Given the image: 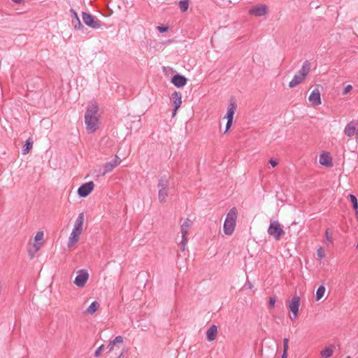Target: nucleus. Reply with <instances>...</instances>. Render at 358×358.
Returning a JSON list of instances; mask_svg holds the SVG:
<instances>
[{
    "label": "nucleus",
    "instance_id": "f257e3e1",
    "mask_svg": "<svg viewBox=\"0 0 358 358\" xmlns=\"http://www.w3.org/2000/svg\"><path fill=\"white\" fill-rule=\"evenodd\" d=\"M98 122V106L92 104L87 108L85 114V123L88 134H93L97 130Z\"/></svg>",
    "mask_w": 358,
    "mask_h": 358
},
{
    "label": "nucleus",
    "instance_id": "f03ea898",
    "mask_svg": "<svg viewBox=\"0 0 358 358\" xmlns=\"http://www.w3.org/2000/svg\"><path fill=\"white\" fill-rule=\"evenodd\" d=\"M238 216V210L236 207L230 209L227 215L226 219L224 222L223 229L226 235H231L235 229L236 219Z\"/></svg>",
    "mask_w": 358,
    "mask_h": 358
},
{
    "label": "nucleus",
    "instance_id": "7ed1b4c3",
    "mask_svg": "<svg viewBox=\"0 0 358 358\" xmlns=\"http://www.w3.org/2000/svg\"><path fill=\"white\" fill-rule=\"evenodd\" d=\"M84 222V215L80 213L76 220L74 227L70 234L68 241V247L71 248L78 241L79 236L83 231V225Z\"/></svg>",
    "mask_w": 358,
    "mask_h": 358
},
{
    "label": "nucleus",
    "instance_id": "20e7f679",
    "mask_svg": "<svg viewBox=\"0 0 358 358\" xmlns=\"http://www.w3.org/2000/svg\"><path fill=\"white\" fill-rule=\"evenodd\" d=\"M267 231L268 235L273 236L276 241H279L285 234L280 224L275 220L271 221Z\"/></svg>",
    "mask_w": 358,
    "mask_h": 358
},
{
    "label": "nucleus",
    "instance_id": "39448f33",
    "mask_svg": "<svg viewBox=\"0 0 358 358\" xmlns=\"http://www.w3.org/2000/svg\"><path fill=\"white\" fill-rule=\"evenodd\" d=\"M82 17L83 22L88 27L94 29H99L101 27V21L96 19L90 13L83 12Z\"/></svg>",
    "mask_w": 358,
    "mask_h": 358
},
{
    "label": "nucleus",
    "instance_id": "423d86ee",
    "mask_svg": "<svg viewBox=\"0 0 358 358\" xmlns=\"http://www.w3.org/2000/svg\"><path fill=\"white\" fill-rule=\"evenodd\" d=\"M120 162L121 160L120 159V158L117 155H115V159L106 163L103 165V169H99V173L97 175V176H103L108 173L112 171L114 168H115L120 164Z\"/></svg>",
    "mask_w": 358,
    "mask_h": 358
},
{
    "label": "nucleus",
    "instance_id": "0eeeda50",
    "mask_svg": "<svg viewBox=\"0 0 358 358\" xmlns=\"http://www.w3.org/2000/svg\"><path fill=\"white\" fill-rule=\"evenodd\" d=\"M299 306L300 297L298 296H294L288 305V308L292 313V316H290L291 320H294L297 318Z\"/></svg>",
    "mask_w": 358,
    "mask_h": 358
},
{
    "label": "nucleus",
    "instance_id": "6e6552de",
    "mask_svg": "<svg viewBox=\"0 0 358 358\" xmlns=\"http://www.w3.org/2000/svg\"><path fill=\"white\" fill-rule=\"evenodd\" d=\"M94 184L92 181H90L83 184L78 189V194L80 197L87 196L94 189Z\"/></svg>",
    "mask_w": 358,
    "mask_h": 358
},
{
    "label": "nucleus",
    "instance_id": "1a4fd4ad",
    "mask_svg": "<svg viewBox=\"0 0 358 358\" xmlns=\"http://www.w3.org/2000/svg\"><path fill=\"white\" fill-rule=\"evenodd\" d=\"M89 278L88 272L86 270L82 269L78 271L73 282L78 287H83Z\"/></svg>",
    "mask_w": 358,
    "mask_h": 358
},
{
    "label": "nucleus",
    "instance_id": "9d476101",
    "mask_svg": "<svg viewBox=\"0 0 358 358\" xmlns=\"http://www.w3.org/2000/svg\"><path fill=\"white\" fill-rule=\"evenodd\" d=\"M182 95L181 93L179 92L175 91L171 94V100L173 101V113L172 116L174 117L176 114V112L178 109L180 107V105L182 103Z\"/></svg>",
    "mask_w": 358,
    "mask_h": 358
},
{
    "label": "nucleus",
    "instance_id": "9b49d317",
    "mask_svg": "<svg viewBox=\"0 0 358 358\" xmlns=\"http://www.w3.org/2000/svg\"><path fill=\"white\" fill-rule=\"evenodd\" d=\"M267 9L268 7L266 5L259 4L256 6L252 7L249 10V14L256 17H261L266 14Z\"/></svg>",
    "mask_w": 358,
    "mask_h": 358
},
{
    "label": "nucleus",
    "instance_id": "f8f14e48",
    "mask_svg": "<svg viewBox=\"0 0 358 358\" xmlns=\"http://www.w3.org/2000/svg\"><path fill=\"white\" fill-rule=\"evenodd\" d=\"M187 79L182 75H174L171 78V83L177 87H182L187 84Z\"/></svg>",
    "mask_w": 358,
    "mask_h": 358
},
{
    "label": "nucleus",
    "instance_id": "ddd939ff",
    "mask_svg": "<svg viewBox=\"0 0 358 358\" xmlns=\"http://www.w3.org/2000/svg\"><path fill=\"white\" fill-rule=\"evenodd\" d=\"M309 101L311 102L312 105L314 106H319L321 104V98H320V92L318 89H315L310 93L309 98Z\"/></svg>",
    "mask_w": 358,
    "mask_h": 358
},
{
    "label": "nucleus",
    "instance_id": "4468645a",
    "mask_svg": "<svg viewBox=\"0 0 358 358\" xmlns=\"http://www.w3.org/2000/svg\"><path fill=\"white\" fill-rule=\"evenodd\" d=\"M237 105L235 102V101L231 99L230 103L227 109V113L226 115L224 116V118L229 120H233L234 115L235 113V111L236 110Z\"/></svg>",
    "mask_w": 358,
    "mask_h": 358
},
{
    "label": "nucleus",
    "instance_id": "2eb2a0df",
    "mask_svg": "<svg viewBox=\"0 0 358 358\" xmlns=\"http://www.w3.org/2000/svg\"><path fill=\"white\" fill-rule=\"evenodd\" d=\"M320 163L327 167L333 166L332 158L328 152L322 153L320 157Z\"/></svg>",
    "mask_w": 358,
    "mask_h": 358
},
{
    "label": "nucleus",
    "instance_id": "dca6fc26",
    "mask_svg": "<svg viewBox=\"0 0 358 358\" xmlns=\"http://www.w3.org/2000/svg\"><path fill=\"white\" fill-rule=\"evenodd\" d=\"M192 224V222L188 218H187L184 221V222L181 225L182 238H187L189 229H190Z\"/></svg>",
    "mask_w": 358,
    "mask_h": 358
},
{
    "label": "nucleus",
    "instance_id": "f3484780",
    "mask_svg": "<svg viewBox=\"0 0 358 358\" xmlns=\"http://www.w3.org/2000/svg\"><path fill=\"white\" fill-rule=\"evenodd\" d=\"M217 334V327L216 325L213 324L207 330L206 338L208 341H213L215 339Z\"/></svg>",
    "mask_w": 358,
    "mask_h": 358
},
{
    "label": "nucleus",
    "instance_id": "a211bd4d",
    "mask_svg": "<svg viewBox=\"0 0 358 358\" xmlns=\"http://www.w3.org/2000/svg\"><path fill=\"white\" fill-rule=\"evenodd\" d=\"M355 131L356 124L354 121H351L346 125L344 129V134L349 137H352L355 135Z\"/></svg>",
    "mask_w": 358,
    "mask_h": 358
},
{
    "label": "nucleus",
    "instance_id": "6ab92c4d",
    "mask_svg": "<svg viewBox=\"0 0 358 358\" xmlns=\"http://www.w3.org/2000/svg\"><path fill=\"white\" fill-rule=\"evenodd\" d=\"M311 64L309 61L306 60L303 65L301 69L298 72V74L301 75L303 78H306L307 75L309 73L310 70Z\"/></svg>",
    "mask_w": 358,
    "mask_h": 358
},
{
    "label": "nucleus",
    "instance_id": "aec40b11",
    "mask_svg": "<svg viewBox=\"0 0 358 358\" xmlns=\"http://www.w3.org/2000/svg\"><path fill=\"white\" fill-rule=\"evenodd\" d=\"M305 78H303L301 75L296 74L294 75L292 80L289 83V87L291 88H294L299 85Z\"/></svg>",
    "mask_w": 358,
    "mask_h": 358
},
{
    "label": "nucleus",
    "instance_id": "412c9836",
    "mask_svg": "<svg viewBox=\"0 0 358 358\" xmlns=\"http://www.w3.org/2000/svg\"><path fill=\"white\" fill-rule=\"evenodd\" d=\"M169 188L167 189H159L158 192V199L162 203L166 201V197L168 196Z\"/></svg>",
    "mask_w": 358,
    "mask_h": 358
},
{
    "label": "nucleus",
    "instance_id": "4be33fe9",
    "mask_svg": "<svg viewBox=\"0 0 358 358\" xmlns=\"http://www.w3.org/2000/svg\"><path fill=\"white\" fill-rule=\"evenodd\" d=\"M169 180L166 176H163L158 182L157 187L159 189H167L169 188Z\"/></svg>",
    "mask_w": 358,
    "mask_h": 358
},
{
    "label": "nucleus",
    "instance_id": "5701e85b",
    "mask_svg": "<svg viewBox=\"0 0 358 358\" xmlns=\"http://www.w3.org/2000/svg\"><path fill=\"white\" fill-rule=\"evenodd\" d=\"M72 26L76 30H81L84 29V26L81 23L78 17H73L71 20Z\"/></svg>",
    "mask_w": 358,
    "mask_h": 358
},
{
    "label": "nucleus",
    "instance_id": "b1692460",
    "mask_svg": "<svg viewBox=\"0 0 358 358\" xmlns=\"http://www.w3.org/2000/svg\"><path fill=\"white\" fill-rule=\"evenodd\" d=\"M99 303L97 301H93L86 309L85 313L93 315L99 308Z\"/></svg>",
    "mask_w": 358,
    "mask_h": 358
},
{
    "label": "nucleus",
    "instance_id": "393cba45",
    "mask_svg": "<svg viewBox=\"0 0 358 358\" xmlns=\"http://www.w3.org/2000/svg\"><path fill=\"white\" fill-rule=\"evenodd\" d=\"M325 290H326V289L323 285H320L317 288V289L316 291V294H315L316 301L320 300L324 296Z\"/></svg>",
    "mask_w": 358,
    "mask_h": 358
},
{
    "label": "nucleus",
    "instance_id": "a878e982",
    "mask_svg": "<svg viewBox=\"0 0 358 358\" xmlns=\"http://www.w3.org/2000/svg\"><path fill=\"white\" fill-rule=\"evenodd\" d=\"M33 146V142L30 141V139H28L26 141V143L23 145L22 148V153L24 155H26L30 152Z\"/></svg>",
    "mask_w": 358,
    "mask_h": 358
},
{
    "label": "nucleus",
    "instance_id": "bb28decb",
    "mask_svg": "<svg viewBox=\"0 0 358 358\" xmlns=\"http://www.w3.org/2000/svg\"><path fill=\"white\" fill-rule=\"evenodd\" d=\"M189 0H181L178 2V6L181 12L184 13L189 8Z\"/></svg>",
    "mask_w": 358,
    "mask_h": 358
},
{
    "label": "nucleus",
    "instance_id": "cd10ccee",
    "mask_svg": "<svg viewBox=\"0 0 358 358\" xmlns=\"http://www.w3.org/2000/svg\"><path fill=\"white\" fill-rule=\"evenodd\" d=\"M333 355L332 347H327L324 350L321 351V355L323 357L328 358L331 357Z\"/></svg>",
    "mask_w": 358,
    "mask_h": 358
},
{
    "label": "nucleus",
    "instance_id": "c85d7f7f",
    "mask_svg": "<svg viewBox=\"0 0 358 358\" xmlns=\"http://www.w3.org/2000/svg\"><path fill=\"white\" fill-rule=\"evenodd\" d=\"M350 201L352 204V207L354 210L356 211V213H358V200L357 197L353 194H350Z\"/></svg>",
    "mask_w": 358,
    "mask_h": 358
},
{
    "label": "nucleus",
    "instance_id": "c756f323",
    "mask_svg": "<svg viewBox=\"0 0 358 358\" xmlns=\"http://www.w3.org/2000/svg\"><path fill=\"white\" fill-rule=\"evenodd\" d=\"M288 343H289V339L287 338H285L283 339V353L282 355L281 358H287V352L288 350Z\"/></svg>",
    "mask_w": 358,
    "mask_h": 358
},
{
    "label": "nucleus",
    "instance_id": "7c9ffc66",
    "mask_svg": "<svg viewBox=\"0 0 358 358\" xmlns=\"http://www.w3.org/2000/svg\"><path fill=\"white\" fill-rule=\"evenodd\" d=\"M187 242H188V238H182V241L180 243V250L182 251H185V245H187Z\"/></svg>",
    "mask_w": 358,
    "mask_h": 358
},
{
    "label": "nucleus",
    "instance_id": "2f4dec72",
    "mask_svg": "<svg viewBox=\"0 0 358 358\" xmlns=\"http://www.w3.org/2000/svg\"><path fill=\"white\" fill-rule=\"evenodd\" d=\"M317 255L320 259H322L325 257V252L322 248H320L317 250Z\"/></svg>",
    "mask_w": 358,
    "mask_h": 358
},
{
    "label": "nucleus",
    "instance_id": "473e14b6",
    "mask_svg": "<svg viewBox=\"0 0 358 358\" xmlns=\"http://www.w3.org/2000/svg\"><path fill=\"white\" fill-rule=\"evenodd\" d=\"M43 236H44L43 232V231H38V232H37V234L35 236V241L36 242H38L39 241H41V240L43 239Z\"/></svg>",
    "mask_w": 358,
    "mask_h": 358
},
{
    "label": "nucleus",
    "instance_id": "72a5a7b5",
    "mask_svg": "<svg viewBox=\"0 0 358 358\" xmlns=\"http://www.w3.org/2000/svg\"><path fill=\"white\" fill-rule=\"evenodd\" d=\"M104 349V345H101V346H99L95 351L94 352V356L95 357H99L101 355V352L103 351V350Z\"/></svg>",
    "mask_w": 358,
    "mask_h": 358
},
{
    "label": "nucleus",
    "instance_id": "f704fd0d",
    "mask_svg": "<svg viewBox=\"0 0 358 358\" xmlns=\"http://www.w3.org/2000/svg\"><path fill=\"white\" fill-rule=\"evenodd\" d=\"M123 343V337L122 336H117L115 337L114 340H113V344L122 343Z\"/></svg>",
    "mask_w": 358,
    "mask_h": 358
},
{
    "label": "nucleus",
    "instance_id": "c9c22d12",
    "mask_svg": "<svg viewBox=\"0 0 358 358\" xmlns=\"http://www.w3.org/2000/svg\"><path fill=\"white\" fill-rule=\"evenodd\" d=\"M352 89V86L351 85H348L345 87L343 91V95L347 94L348 92H350Z\"/></svg>",
    "mask_w": 358,
    "mask_h": 358
},
{
    "label": "nucleus",
    "instance_id": "e433bc0d",
    "mask_svg": "<svg viewBox=\"0 0 358 358\" xmlns=\"http://www.w3.org/2000/svg\"><path fill=\"white\" fill-rule=\"evenodd\" d=\"M115 345L116 344L113 343V341H110L109 344L108 345V346L106 348L108 353L111 352L114 350Z\"/></svg>",
    "mask_w": 358,
    "mask_h": 358
},
{
    "label": "nucleus",
    "instance_id": "4c0bfd02",
    "mask_svg": "<svg viewBox=\"0 0 358 358\" xmlns=\"http://www.w3.org/2000/svg\"><path fill=\"white\" fill-rule=\"evenodd\" d=\"M168 27L166 26H158L157 27V30L160 32V33H165L168 30Z\"/></svg>",
    "mask_w": 358,
    "mask_h": 358
},
{
    "label": "nucleus",
    "instance_id": "58836bf2",
    "mask_svg": "<svg viewBox=\"0 0 358 358\" xmlns=\"http://www.w3.org/2000/svg\"><path fill=\"white\" fill-rule=\"evenodd\" d=\"M232 122H233V120H227V122L226 124V127H225L224 133H226V132H227L229 131V129H230V127L232 125Z\"/></svg>",
    "mask_w": 358,
    "mask_h": 358
},
{
    "label": "nucleus",
    "instance_id": "ea45409f",
    "mask_svg": "<svg viewBox=\"0 0 358 358\" xmlns=\"http://www.w3.org/2000/svg\"><path fill=\"white\" fill-rule=\"evenodd\" d=\"M275 296L271 297L269 299V307L273 308L275 306Z\"/></svg>",
    "mask_w": 358,
    "mask_h": 358
},
{
    "label": "nucleus",
    "instance_id": "a19ab883",
    "mask_svg": "<svg viewBox=\"0 0 358 358\" xmlns=\"http://www.w3.org/2000/svg\"><path fill=\"white\" fill-rule=\"evenodd\" d=\"M269 163L271 164V165L273 166V167H275L278 165V162L275 159H271L269 160Z\"/></svg>",
    "mask_w": 358,
    "mask_h": 358
},
{
    "label": "nucleus",
    "instance_id": "79ce46f5",
    "mask_svg": "<svg viewBox=\"0 0 358 358\" xmlns=\"http://www.w3.org/2000/svg\"><path fill=\"white\" fill-rule=\"evenodd\" d=\"M41 245L42 243H35L34 245V247L35 248V252H37L41 248Z\"/></svg>",
    "mask_w": 358,
    "mask_h": 358
},
{
    "label": "nucleus",
    "instance_id": "37998d69",
    "mask_svg": "<svg viewBox=\"0 0 358 358\" xmlns=\"http://www.w3.org/2000/svg\"><path fill=\"white\" fill-rule=\"evenodd\" d=\"M70 12L72 13V17H78L76 11L73 8H71Z\"/></svg>",
    "mask_w": 358,
    "mask_h": 358
},
{
    "label": "nucleus",
    "instance_id": "c03bdc74",
    "mask_svg": "<svg viewBox=\"0 0 358 358\" xmlns=\"http://www.w3.org/2000/svg\"><path fill=\"white\" fill-rule=\"evenodd\" d=\"M325 234H326V238H327V241H328L331 242V238H330V237H329V236L328 230H327V231H326V233H325Z\"/></svg>",
    "mask_w": 358,
    "mask_h": 358
},
{
    "label": "nucleus",
    "instance_id": "a18cd8bd",
    "mask_svg": "<svg viewBox=\"0 0 358 358\" xmlns=\"http://www.w3.org/2000/svg\"><path fill=\"white\" fill-rule=\"evenodd\" d=\"M15 3H20L22 1V0H13Z\"/></svg>",
    "mask_w": 358,
    "mask_h": 358
},
{
    "label": "nucleus",
    "instance_id": "49530a36",
    "mask_svg": "<svg viewBox=\"0 0 358 358\" xmlns=\"http://www.w3.org/2000/svg\"><path fill=\"white\" fill-rule=\"evenodd\" d=\"M29 255H31V258H33L34 255H33V254H31V250H29Z\"/></svg>",
    "mask_w": 358,
    "mask_h": 358
},
{
    "label": "nucleus",
    "instance_id": "de8ad7c7",
    "mask_svg": "<svg viewBox=\"0 0 358 358\" xmlns=\"http://www.w3.org/2000/svg\"><path fill=\"white\" fill-rule=\"evenodd\" d=\"M346 358H351V357L350 356H348Z\"/></svg>",
    "mask_w": 358,
    "mask_h": 358
},
{
    "label": "nucleus",
    "instance_id": "09e8293b",
    "mask_svg": "<svg viewBox=\"0 0 358 358\" xmlns=\"http://www.w3.org/2000/svg\"><path fill=\"white\" fill-rule=\"evenodd\" d=\"M357 141H358V135H357Z\"/></svg>",
    "mask_w": 358,
    "mask_h": 358
}]
</instances>
